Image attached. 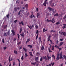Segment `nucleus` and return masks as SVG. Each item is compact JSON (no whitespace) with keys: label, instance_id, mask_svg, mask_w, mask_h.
<instances>
[{"label":"nucleus","instance_id":"49530a36","mask_svg":"<svg viewBox=\"0 0 66 66\" xmlns=\"http://www.w3.org/2000/svg\"><path fill=\"white\" fill-rule=\"evenodd\" d=\"M21 12V10H20V11L19 12L18 15H19L20 14Z\"/></svg>","mask_w":66,"mask_h":66},{"label":"nucleus","instance_id":"423d86ee","mask_svg":"<svg viewBox=\"0 0 66 66\" xmlns=\"http://www.w3.org/2000/svg\"><path fill=\"white\" fill-rule=\"evenodd\" d=\"M19 24H22V26H24V24L23 23V21H21V22H19Z\"/></svg>","mask_w":66,"mask_h":66},{"label":"nucleus","instance_id":"4c0bfd02","mask_svg":"<svg viewBox=\"0 0 66 66\" xmlns=\"http://www.w3.org/2000/svg\"><path fill=\"white\" fill-rule=\"evenodd\" d=\"M41 39H42V37H39V42H41Z\"/></svg>","mask_w":66,"mask_h":66},{"label":"nucleus","instance_id":"6e6d98bb","mask_svg":"<svg viewBox=\"0 0 66 66\" xmlns=\"http://www.w3.org/2000/svg\"><path fill=\"white\" fill-rule=\"evenodd\" d=\"M60 54H57V56H58V57H59L60 56Z\"/></svg>","mask_w":66,"mask_h":66},{"label":"nucleus","instance_id":"a18cd8bd","mask_svg":"<svg viewBox=\"0 0 66 66\" xmlns=\"http://www.w3.org/2000/svg\"><path fill=\"white\" fill-rule=\"evenodd\" d=\"M66 18V14L65 15V16H64V17H63V19L64 20Z\"/></svg>","mask_w":66,"mask_h":66},{"label":"nucleus","instance_id":"6e6552de","mask_svg":"<svg viewBox=\"0 0 66 66\" xmlns=\"http://www.w3.org/2000/svg\"><path fill=\"white\" fill-rule=\"evenodd\" d=\"M11 32L13 34V35H15V31L13 30H12Z\"/></svg>","mask_w":66,"mask_h":66},{"label":"nucleus","instance_id":"0eeeda50","mask_svg":"<svg viewBox=\"0 0 66 66\" xmlns=\"http://www.w3.org/2000/svg\"><path fill=\"white\" fill-rule=\"evenodd\" d=\"M36 62H31V65H36Z\"/></svg>","mask_w":66,"mask_h":66},{"label":"nucleus","instance_id":"a211bd4d","mask_svg":"<svg viewBox=\"0 0 66 66\" xmlns=\"http://www.w3.org/2000/svg\"><path fill=\"white\" fill-rule=\"evenodd\" d=\"M45 49V47L44 46H42L41 48V50H44Z\"/></svg>","mask_w":66,"mask_h":66},{"label":"nucleus","instance_id":"37998d69","mask_svg":"<svg viewBox=\"0 0 66 66\" xmlns=\"http://www.w3.org/2000/svg\"><path fill=\"white\" fill-rule=\"evenodd\" d=\"M36 54L37 56H38V54H39V53L38 52H37Z\"/></svg>","mask_w":66,"mask_h":66},{"label":"nucleus","instance_id":"f8f14e48","mask_svg":"<svg viewBox=\"0 0 66 66\" xmlns=\"http://www.w3.org/2000/svg\"><path fill=\"white\" fill-rule=\"evenodd\" d=\"M30 39H28L27 41L26 42V44H27V43H28V42H30Z\"/></svg>","mask_w":66,"mask_h":66},{"label":"nucleus","instance_id":"7c9ffc66","mask_svg":"<svg viewBox=\"0 0 66 66\" xmlns=\"http://www.w3.org/2000/svg\"><path fill=\"white\" fill-rule=\"evenodd\" d=\"M14 53H15V54H17V51H16L15 50H14Z\"/></svg>","mask_w":66,"mask_h":66},{"label":"nucleus","instance_id":"de8ad7c7","mask_svg":"<svg viewBox=\"0 0 66 66\" xmlns=\"http://www.w3.org/2000/svg\"><path fill=\"white\" fill-rule=\"evenodd\" d=\"M14 10L15 11V12H16L17 11V9L16 8V7H15L14 8Z\"/></svg>","mask_w":66,"mask_h":66},{"label":"nucleus","instance_id":"cd10ccee","mask_svg":"<svg viewBox=\"0 0 66 66\" xmlns=\"http://www.w3.org/2000/svg\"><path fill=\"white\" fill-rule=\"evenodd\" d=\"M28 5L27 4H26L25 5V7L26 8H28Z\"/></svg>","mask_w":66,"mask_h":66},{"label":"nucleus","instance_id":"dca6fc26","mask_svg":"<svg viewBox=\"0 0 66 66\" xmlns=\"http://www.w3.org/2000/svg\"><path fill=\"white\" fill-rule=\"evenodd\" d=\"M35 28L36 29H38V27L37 25V24H36L35 26Z\"/></svg>","mask_w":66,"mask_h":66},{"label":"nucleus","instance_id":"864d4df0","mask_svg":"<svg viewBox=\"0 0 66 66\" xmlns=\"http://www.w3.org/2000/svg\"><path fill=\"white\" fill-rule=\"evenodd\" d=\"M52 0H51L50 1V4H51V3H52Z\"/></svg>","mask_w":66,"mask_h":66},{"label":"nucleus","instance_id":"774afa93","mask_svg":"<svg viewBox=\"0 0 66 66\" xmlns=\"http://www.w3.org/2000/svg\"><path fill=\"white\" fill-rule=\"evenodd\" d=\"M43 32H45V28H44L43 29Z\"/></svg>","mask_w":66,"mask_h":66},{"label":"nucleus","instance_id":"3c124183","mask_svg":"<svg viewBox=\"0 0 66 66\" xmlns=\"http://www.w3.org/2000/svg\"><path fill=\"white\" fill-rule=\"evenodd\" d=\"M16 4H18V3H19V2H18V0H17L16 2Z\"/></svg>","mask_w":66,"mask_h":66},{"label":"nucleus","instance_id":"7ed1b4c3","mask_svg":"<svg viewBox=\"0 0 66 66\" xmlns=\"http://www.w3.org/2000/svg\"><path fill=\"white\" fill-rule=\"evenodd\" d=\"M47 60L48 61L49 60H50V59H51V56H48V55L47 54Z\"/></svg>","mask_w":66,"mask_h":66},{"label":"nucleus","instance_id":"79ce46f5","mask_svg":"<svg viewBox=\"0 0 66 66\" xmlns=\"http://www.w3.org/2000/svg\"><path fill=\"white\" fill-rule=\"evenodd\" d=\"M54 32V31L52 30H51V33L52 34V33L53 32Z\"/></svg>","mask_w":66,"mask_h":66},{"label":"nucleus","instance_id":"c9c22d12","mask_svg":"<svg viewBox=\"0 0 66 66\" xmlns=\"http://www.w3.org/2000/svg\"><path fill=\"white\" fill-rule=\"evenodd\" d=\"M17 35L18 36V39H19V37L20 36V35H19V34H17Z\"/></svg>","mask_w":66,"mask_h":66},{"label":"nucleus","instance_id":"bb28decb","mask_svg":"<svg viewBox=\"0 0 66 66\" xmlns=\"http://www.w3.org/2000/svg\"><path fill=\"white\" fill-rule=\"evenodd\" d=\"M54 49V46H53L52 47L51 50H53Z\"/></svg>","mask_w":66,"mask_h":66},{"label":"nucleus","instance_id":"0e129e2a","mask_svg":"<svg viewBox=\"0 0 66 66\" xmlns=\"http://www.w3.org/2000/svg\"><path fill=\"white\" fill-rule=\"evenodd\" d=\"M19 49H22V46H20V47L19 48Z\"/></svg>","mask_w":66,"mask_h":66},{"label":"nucleus","instance_id":"a19ab883","mask_svg":"<svg viewBox=\"0 0 66 66\" xmlns=\"http://www.w3.org/2000/svg\"><path fill=\"white\" fill-rule=\"evenodd\" d=\"M21 59L22 60H23V59H24V58H23V56H22L21 57Z\"/></svg>","mask_w":66,"mask_h":66},{"label":"nucleus","instance_id":"5701e85b","mask_svg":"<svg viewBox=\"0 0 66 66\" xmlns=\"http://www.w3.org/2000/svg\"><path fill=\"white\" fill-rule=\"evenodd\" d=\"M54 47H55V48H57V49H59V47L57 45H55Z\"/></svg>","mask_w":66,"mask_h":66},{"label":"nucleus","instance_id":"2f4dec72","mask_svg":"<svg viewBox=\"0 0 66 66\" xmlns=\"http://www.w3.org/2000/svg\"><path fill=\"white\" fill-rule=\"evenodd\" d=\"M56 59L57 61H58V60H59V59H60V57H59L57 56Z\"/></svg>","mask_w":66,"mask_h":66},{"label":"nucleus","instance_id":"f704fd0d","mask_svg":"<svg viewBox=\"0 0 66 66\" xmlns=\"http://www.w3.org/2000/svg\"><path fill=\"white\" fill-rule=\"evenodd\" d=\"M6 16L7 17V18H10V17H9V14L7 15Z\"/></svg>","mask_w":66,"mask_h":66},{"label":"nucleus","instance_id":"603ef678","mask_svg":"<svg viewBox=\"0 0 66 66\" xmlns=\"http://www.w3.org/2000/svg\"><path fill=\"white\" fill-rule=\"evenodd\" d=\"M38 34L36 38V39H37V38H38Z\"/></svg>","mask_w":66,"mask_h":66},{"label":"nucleus","instance_id":"c03bdc74","mask_svg":"<svg viewBox=\"0 0 66 66\" xmlns=\"http://www.w3.org/2000/svg\"><path fill=\"white\" fill-rule=\"evenodd\" d=\"M28 56V55H27V53H26L25 54V57H26L27 56Z\"/></svg>","mask_w":66,"mask_h":66},{"label":"nucleus","instance_id":"9b49d317","mask_svg":"<svg viewBox=\"0 0 66 66\" xmlns=\"http://www.w3.org/2000/svg\"><path fill=\"white\" fill-rule=\"evenodd\" d=\"M59 16V14H58V13H56L54 15V17H55V16L57 17V16Z\"/></svg>","mask_w":66,"mask_h":66},{"label":"nucleus","instance_id":"393cba45","mask_svg":"<svg viewBox=\"0 0 66 66\" xmlns=\"http://www.w3.org/2000/svg\"><path fill=\"white\" fill-rule=\"evenodd\" d=\"M52 56L53 58L54 59V60H55V56L54 55H52Z\"/></svg>","mask_w":66,"mask_h":66},{"label":"nucleus","instance_id":"4468645a","mask_svg":"<svg viewBox=\"0 0 66 66\" xmlns=\"http://www.w3.org/2000/svg\"><path fill=\"white\" fill-rule=\"evenodd\" d=\"M29 53L30 55L31 56H33V55L32 54V52H29Z\"/></svg>","mask_w":66,"mask_h":66},{"label":"nucleus","instance_id":"58836bf2","mask_svg":"<svg viewBox=\"0 0 66 66\" xmlns=\"http://www.w3.org/2000/svg\"><path fill=\"white\" fill-rule=\"evenodd\" d=\"M63 57H64V59H65V60L66 61V56H65V55H64Z\"/></svg>","mask_w":66,"mask_h":66},{"label":"nucleus","instance_id":"4d7b16f0","mask_svg":"<svg viewBox=\"0 0 66 66\" xmlns=\"http://www.w3.org/2000/svg\"><path fill=\"white\" fill-rule=\"evenodd\" d=\"M17 22V20H15L14 21V22H15V23H16V22Z\"/></svg>","mask_w":66,"mask_h":66},{"label":"nucleus","instance_id":"13d9d810","mask_svg":"<svg viewBox=\"0 0 66 66\" xmlns=\"http://www.w3.org/2000/svg\"><path fill=\"white\" fill-rule=\"evenodd\" d=\"M7 27V25H5L4 26V28L5 29H6V28Z\"/></svg>","mask_w":66,"mask_h":66},{"label":"nucleus","instance_id":"e433bc0d","mask_svg":"<svg viewBox=\"0 0 66 66\" xmlns=\"http://www.w3.org/2000/svg\"><path fill=\"white\" fill-rule=\"evenodd\" d=\"M56 10H55L54 11H54H53V14H54V13H56Z\"/></svg>","mask_w":66,"mask_h":66},{"label":"nucleus","instance_id":"72a5a7b5","mask_svg":"<svg viewBox=\"0 0 66 66\" xmlns=\"http://www.w3.org/2000/svg\"><path fill=\"white\" fill-rule=\"evenodd\" d=\"M52 62H51V63H50L49 64H48V65H46V66H51L52 65Z\"/></svg>","mask_w":66,"mask_h":66},{"label":"nucleus","instance_id":"2eb2a0df","mask_svg":"<svg viewBox=\"0 0 66 66\" xmlns=\"http://www.w3.org/2000/svg\"><path fill=\"white\" fill-rule=\"evenodd\" d=\"M23 49L26 52H27V50L26 49V48L24 47L23 48Z\"/></svg>","mask_w":66,"mask_h":66},{"label":"nucleus","instance_id":"ddd939ff","mask_svg":"<svg viewBox=\"0 0 66 66\" xmlns=\"http://www.w3.org/2000/svg\"><path fill=\"white\" fill-rule=\"evenodd\" d=\"M27 47H29V48H32V46L30 45H28Z\"/></svg>","mask_w":66,"mask_h":66},{"label":"nucleus","instance_id":"412c9836","mask_svg":"<svg viewBox=\"0 0 66 66\" xmlns=\"http://www.w3.org/2000/svg\"><path fill=\"white\" fill-rule=\"evenodd\" d=\"M9 61L10 64V63H11V57H10V56H9Z\"/></svg>","mask_w":66,"mask_h":66},{"label":"nucleus","instance_id":"5fc2aeb1","mask_svg":"<svg viewBox=\"0 0 66 66\" xmlns=\"http://www.w3.org/2000/svg\"><path fill=\"white\" fill-rule=\"evenodd\" d=\"M62 58H63V57H62V55H60V59H62Z\"/></svg>","mask_w":66,"mask_h":66},{"label":"nucleus","instance_id":"a878e982","mask_svg":"<svg viewBox=\"0 0 66 66\" xmlns=\"http://www.w3.org/2000/svg\"><path fill=\"white\" fill-rule=\"evenodd\" d=\"M51 20H48V19H47L46 20V21L47 22H51Z\"/></svg>","mask_w":66,"mask_h":66},{"label":"nucleus","instance_id":"f03ea898","mask_svg":"<svg viewBox=\"0 0 66 66\" xmlns=\"http://www.w3.org/2000/svg\"><path fill=\"white\" fill-rule=\"evenodd\" d=\"M37 17L38 18H39L40 17V14L38 13L37 14Z\"/></svg>","mask_w":66,"mask_h":66},{"label":"nucleus","instance_id":"aec40b11","mask_svg":"<svg viewBox=\"0 0 66 66\" xmlns=\"http://www.w3.org/2000/svg\"><path fill=\"white\" fill-rule=\"evenodd\" d=\"M4 36H7V34L6 32H5L4 33Z\"/></svg>","mask_w":66,"mask_h":66},{"label":"nucleus","instance_id":"680f3d73","mask_svg":"<svg viewBox=\"0 0 66 66\" xmlns=\"http://www.w3.org/2000/svg\"><path fill=\"white\" fill-rule=\"evenodd\" d=\"M38 30H37L36 34H38Z\"/></svg>","mask_w":66,"mask_h":66},{"label":"nucleus","instance_id":"4be33fe9","mask_svg":"<svg viewBox=\"0 0 66 66\" xmlns=\"http://www.w3.org/2000/svg\"><path fill=\"white\" fill-rule=\"evenodd\" d=\"M62 35H64L65 36H66V32H63Z\"/></svg>","mask_w":66,"mask_h":66},{"label":"nucleus","instance_id":"09e8293b","mask_svg":"<svg viewBox=\"0 0 66 66\" xmlns=\"http://www.w3.org/2000/svg\"><path fill=\"white\" fill-rule=\"evenodd\" d=\"M6 48H7V47H3V49L4 50H5V49H6Z\"/></svg>","mask_w":66,"mask_h":66},{"label":"nucleus","instance_id":"1a4fd4ad","mask_svg":"<svg viewBox=\"0 0 66 66\" xmlns=\"http://www.w3.org/2000/svg\"><path fill=\"white\" fill-rule=\"evenodd\" d=\"M51 21L52 23H54L55 22V20H54V19L53 18L52 20Z\"/></svg>","mask_w":66,"mask_h":66},{"label":"nucleus","instance_id":"69168bd1","mask_svg":"<svg viewBox=\"0 0 66 66\" xmlns=\"http://www.w3.org/2000/svg\"><path fill=\"white\" fill-rule=\"evenodd\" d=\"M66 28V26H63L62 28L63 29H64V28Z\"/></svg>","mask_w":66,"mask_h":66},{"label":"nucleus","instance_id":"f3484780","mask_svg":"<svg viewBox=\"0 0 66 66\" xmlns=\"http://www.w3.org/2000/svg\"><path fill=\"white\" fill-rule=\"evenodd\" d=\"M43 59H45V61H46L47 60V57H46V56H45Z\"/></svg>","mask_w":66,"mask_h":66},{"label":"nucleus","instance_id":"9d476101","mask_svg":"<svg viewBox=\"0 0 66 66\" xmlns=\"http://www.w3.org/2000/svg\"><path fill=\"white\" fill-rule=\"evenodd\" d=\"M64 43V42H61L59 44L60 46H62V45H63V44Z\"/></svg>","mask_w":66,"mask_h":66},{"label":"nucleus","instance_id":"338daca9","mask_svg":"<svg viewBox=\"0 0 66 66\" xmlns=\"http://www.w3.org/2000/svg\"><path fill=\"white\" fill-rule=\"evenodd\" d=\"M63 38L61 39H60V41H61L62 42V41H63Z\"/></svg>","mask_w":66,"mask_h":66},{"label":"nucleus","instance_id":"6ab92c4d","mask_svg":"<svg viewBox=\"0 0 66 66\" xmlns=\"http://www.w3.org/2000/svg\"><path fill=\"white\" fill-rule=\"evenodd\" d=\"M47 3H48V2H44L43 3V5H44V6H46Z\"/></svg>","mask_w":66,"mask_h":66},{"label":"nucleus","instance_id":"052dcab7","mask_svg":"<svg viewBox=\"0 0 66 66\" xmlns=\"http://www.w3.org/2000/svg\"><path fill=\"white\" fill-rule=\"evenodd\" d=\"M2 42L3 43H4V39H2Z\"/></svg>","mask_w":66,"mask_h":66},{"label":"nucleus","instance_id":"f257e3e1","mask_svg":"<svg viewBox=\"0 0 66 66\" xmlns=\"http://www.w3.org/2000/svg\"><path fill=\"white\" fill-rule=\"evenodd\" d=\"M48 9L50 11H54V9L51 8L50 7H48Z\"/></svg>","mask_w":66,"mask_h":66},{"label":"nucleus","instance_id":"20e7f679","mask_svg":"<svg viewBox=\"0 0 66 66\" xmlns=\"http://www.w3.org/2000/svg\"><path fill=\"white\" fill-rule=\"evenodd\" d=\"M47 36L48 37L47 38L48 41L49 42V41H50V38L51 36H50V35L49 36Z\"/></svg>","mask_w":66,"mask_h":66},{"label":"nucleus","instance_id":"c756f323","mask_svg":"<svg viewBox=\"0 0 66 66\" xmlns=\"http://www.w3.org/2000/svg\"><path fill=\"white\" fill-rule=\"evenodd\" d=\"M21 31H22V28L21 27L20 28V33L21 32Z\"/></svg>","mask_w":66,"mask_h":66},{"label":"nucleus","instance_id":"b1692460","mask_svg":"<svg viewBox=\"0 0 66 66\" xmlns=\"http://www.w3.org/2000/svg\"><path fill=\"white\" fill-rule=\"evenodd\" d=\"M10 30H9L7 32V34L8 35H10Z\"/></svg>","mask_w":66,"mask_h":66},{"label":"nucleus","instance_id":"ea45409f","mask_svg":"<svg viewBox=\"0 0 66 66\" xmlns=\"http://www.w3.org/2000/svg\"><path fill=\"white\" fill-rule=\"evenodd\" d=\"M43 60V57H41L40 58V61H41V62H42V61Z\"/></svg>","mask_w":66,"mask_h":66},{"label":"nucleus","instance_id":"473e14b6","mask_svg":"<svg viewBox=\"0 0 66 66\" xmlns=\"http://www.w3.org/2000/svg\"><path fill=\"white\" fill-rule=\"evenodd\" d=\"M35 61H37L38 60V57H36L35 58Z\"/></svg>","mask_w":66,"mask_h":66},{"label":"nucleus","instance_id":"c85d7f7f","mask_svg":"<svg viewBox=\"0 0 66 66\" xmlns=\"http://www.w3.org/2000/svg\"><path fill=\"white\" fill-rule=\"evenodd\" d=\"M50 48H48V51L49 52H52V51H51V50H50Z\"/></svg>","mask_w":66,"mask_h":66},{"label":"nucleus","instance_id":"e2e57ef3","mask_svg":"<svg viewBox=\"0 0 66 66\" xmlns=\"http://www.w3.org/2000/svg\"><path fill=\"white\" fill-rule=\"evenodd\" d=\"M16 40V38H14L13 40L14 42H15V40Z\"/></svg>","mask_w":66,"mask_h":66},{"label":"nucleus","instance_id":"8fccbe9b","mask_svg":"<svg viewBox=\"0 0 66 66\" xmlns=\"http://www.w3.org/2000/svg\"><path fill=\"white\" fill-rule=\"evenodd\" d=\"M56 24L57 25L59 24H60V22H58L56 23Z\"/></svg>","mask_w":66,"mask_h":66},{"label":"nucleus","instance_id":"39448f33","mask_svg":"<svg viewBox=\"0 0 66 66\" xmlns=\"http://www.w3.org/2000/svg\"><path fill=\"white\" fill-rule=\"evenodd\" d=\"M20 35L22 37H24V33L22 32V33L20 34Z\"/></svg>","mask_w":66,"mask_h":66},{"label":"nucleus","instance_id":"bf43d9fd","mask_svg":"<svg viewBox=\"0 0 66 66\" xmlns=\"http://www.w3.org/2000/svg\"><path fill=\"white\" fill-rule=\"evenodd\" d=\"M13 66H14V65H15V62H13Z\"/></svg>","mask_w":66,"mask_h":66}]
</instances>
